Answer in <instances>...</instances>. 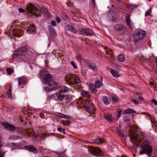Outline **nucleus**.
Here are the masks:
<instances>
[{"instance_id": "obj_1", "label": "nucleus", "mask_w": 157, "mask_h": 157, "mask_svg": "<svg viewBox=\"0 0 157 157\" xmlns=\"http://www.w3.org/2000/svg\"><path fill=\"white\" fill-rule=\"evenodd\" d=\"M140 132L136 131L131 133L130 138L131 141L133 140V142L135 145H137L142 148L140 151V154H146L148 155L147 157H157L155 154H152V147L150 142L144 141L142 144L139 145L143 140V136L140 135Z\"/></svg>"}, {"instance_id": "obj_2", "label": "nucleus", "mask_w": 157, "mask_h": 157, "mask_svg": "<svg viewBox=\"0 0 157 157\" xmlns=\"http://www.w3.org/2000/svg\"><path fill=\"white\" fill-rule=\"evenodd\" d=\"M40 76L43 79L44 82L45 84L50 86H53L51 88L45 87L44 90L47 93L53 90H55L57 89L59 86L58 84L52 79L51 77L47 70L41 71L40 72Z\"/></svg>"}, {"instance_id": "obj_3", "label": "nucleus", "mask_w": 157, "mask_h": 157, "mask_svg": "<svg viewBox=\"0 0 157 157\" xmlns=\"http://www.w3.org/2000/svg\"><path fill=\"white\" fill-rule=\"evenodd\" d=\"M27 51V48L25 46L22 47L15 50L12 55V57L15 58L18 62L23 61Z\"/></svg>"}, {"instance_id": "obj_4", "label": "nucleus", "mask_w": 157, "mask_h": 157, "mask_svg": "<svg viewBox=\"0 0 157 157\" xmlns=\"http://www.w3.org/2000/svg\"><path fill=\"white\" fill-rule=\"evenodd\" d=\"M27 10L30 14L36 17H39L40 15L41 10L39 8H38L36 7L31 3H29L27 5Z\"/></svg>"}, {"instance_id": "obj_5", "label": "nucleus", "mask_w": 157, "mask_h": 157, "mask_svg": "<svg viewBox=\"0 0 157 157\" xmlns=\"http://www.w3.org/2000/svg\"><path fill=\"white\" fill-rule=\"evenodd\" d=\"M146 33V31L141 29H137L134 32L133 35L134 39L136 41L142 40L144 37Z\"/></svg>"}, {"instance_id": "obj_6", "label": "nucleus", "mask_w": 157, "mask_h": 157, "mask_svg": "<svg viewBox=\"0 0 157 157\" xmlns=\"http://www.w3.org/2000/svg\"><path fill=\"white\" fill-rule=\"evenodd\" d=\"M91 153L98 157H101L102 155L101 150L97 147L91 146L89 149Z\"/></svg>"}, {"instance_id": "obj_7", "label": "nucleus", "mask_w": 157, "mask_h": 157, "mask_svg": "<svg viewBox=\"0 0 157 157\" xmlns=\"http://www.w3.org/2000/svg\"><path fill=\"white\" fill-rule=\"evenodd\" d=\"M81 34L84 36H91L95 35L94 32L88 28H85L82 29L80 31Z\"/></svg>"}, {"instance_id": "obj_8", "label": "nucleus", "mask_w": 157, "mask_h": 157, "mask_svg": "<svg viewBox=\"0 0 157 157\" xmlns=\"http://www.w3.org/2000/svg\"><path fill=\"white\" fill-rule=\"evenodd\" d=\"M19 25H13V30L12 33L14 36L15 37H20L21 35L22 31L20 29H17Z\"/></svg>"}, {"instance_id": "obj_9", "label": "nucleus", "mask_w": 157, "mask_h": 157, "mask_svg": "<svg viewBox=\"0 0 157 157\" xmlns=\"http://www.w3.org/2000/svg\"><path fill=\"white\" fill-rule=\"evenodd\" d=\"M2 124L5 129H8L9 131L14 132L16 130V128L15 126L12 124L4 122H2Z\"/></svg>"}, {"instance_id": "obj_10", "label": "nucleus", "mask_w": 157, "mask_h": 157, "mask_svg": "<svg viewBox=\"0 0 157 157\" xmlns=\"http://www.w3.org/2000/svg\"><path fill=\"white\" fill-rule=\"evenodd\" d=\"M75 75L72 74H68L66 76L65 80L70 85H73L74 83V79Z\"/></svg>"}, {"instance_id": "obj_11", "label": "nucleus", "mask_w": 157, "mask_h": 157, "mask_svg": "<svg viewBox=\"0 0 157 157\" xmlns=\"http://www.w3.org/2000/svg\"><path fill=\"white\" fill-rule=\"evenodd\" d=\"M115 29L118 32H124L126 30V27L123 25L117 24L114 26Z\"/></svg>"}, {"instance_id": "obj_12", "label": "nucleus", "mask_w": 157, "mask_h": 157, "mask_svg": "<svg viewBox=\"0 0 157 157\" xmlns=\"http://www.w3.org/2000/svg\"><path fill=\"white\" fill-rule=\"evenodd\" d=\"M85 108L86 111L90 115L94 114L95 113V110L94 104H91L90 105L88 106L86 105L85 106Z\"/></svg>"}, {"instance_id": "obj_13", "label": "nucleus", "mask_w": 157, "mask_h": 157, "mask_svg": "<svg viewBox=\"0 0 157 157\" xmlns=\"http://www.w3.org/2000/svg\"><path fill=\"white\" fill-rule=\"evenodd\" d=\"M65 29L66 30L71 31L75 34L78 32L77 30L74 27L70 25H66L65 26Z\"/></svg>"}, {"instance_id": "obj_14", "label": "nucleus", "mask_w": 157, "mask_h": 157, "mask_svg": "<svg viewBox=\"0 0 157 157\" xmlns=\"http://www.w3.org/2000/svg\"><path fill=\"white\" fill-rule=\"evenodd\" d=\"M27 149L29 151L32 152L34 153L37 154V151L36 148L33 145H29L26 147Z\"/></svg>"}, {"instance_id": "obj_15", "label": "nucleus", "mask_w": 157, "mask_h": 157, "mask_svg": "<svg viewBox=\"0 0 157 157\" xmlns=\"http://www.w3.org/2000/svg\"><path fill=\"white\" fill-rule=\"evenodd\" d=\"M18 83L20 86L24 85L26 81V79L25 77L22 76L18 78Z\"/></svg>"}, {"instance_id": "obj_16", "label": "nucleus", "mask_w": 157, "mask_h": 157, "mask_svg": "<svg viewBox=\"0 0 157 157\" xmlns=\"http://www.w3.org/2000/svg\"><path fill=\"white\" fill-rule=\"evenodd\" d=\"M48 29L49 32L53 36L55 37L56 36V31L52 25H49L48 26Z\"/></svg>"}, {"instance_id": "obj_17", "label": "nucleus", "mask_w": 157, "mask_h": 157, "mask_svg": "<svg viewBox=\"0 0 157 157\" xmlns=\"http://www.w3.org/2000/svg\"><path fill=\"white\" fill-rule=\"evenodd\" d=\"M28 32L30 33L33 34L36 32L35 27L33 25H30L28 28Z\"/></svg>"}, {"instance_id": "obj_18", "label": "nucleus", "mask_w": 157, "mask_h": 157, "mask_svg": "<svg viewBox=\"0 0 157 157\" xmlns=\"http://www.w3.org/2000/svg\"><path fill=\"white\" fill-rule=\"evenodd\" d=\"M101 99L103 102L105 104H109L110 102V99L107 96H103L102 97Z\"/></svg>"}, {"instance_id": "obj_19", "label": "nucleus", "mask_w": 157, "mask_h": 157, "mask_svg": "<svg viewBox=\"0 0 157 157\" xmlns=\"http://www.w3.org/2000/svg\"><path fill=\"white\" fill-rule=\"evenodd\" d=\"M104 116L105 118L109 122L111 123L114 122V119L109 114H105Z\"/></svg>"}, {"instance_id": "obj_20", "label": "nucleus", "mask_w": 157, "mask_h": 157, "mask_svg": "<svg viewBox=\"0 0 157 157\" xmlns=\"http://www.w3.org/2000/svg\"><path fill=\"white\" fill-rule=\"evenodd\" d=\"M59 88L60 89L59 92L62 93H65L69 91L68 88L64 86H60Z\"/></svg>"}, {"instance_id": "obj_21", "label": "nucleus", "mask_w": 157, "mask_h": 157, "mask_svg": "<svg viewBox=\"0 0 157 157\" xmlns=\"http://www.w3.org/2000/svg\"><path fill=\"white\" fill-rule=\"evenodd\" d=\"M110 71L113 76L114 77L117 78L120 76V75L117 70L111 69Z\"/></svg>"}, {"instance_id": "obj_22", "label": "nucleus", "mask_w": 157, "mask_h": 157, "mask_svg": "<svg viewBox=\"0 0 157 157\" xmlns=\"http://www.w3.org/2000/svg\"><path fill=\"white\" fill-rule=\"evenodd\" d=\"M94 143L97 144H100L104 143V140L102 138L98 137L94 140Z\"/></svg>"}, {"instance_id": "obj_23", "label": "nucleus", "mask_w": 157, "mask_h": 157, "mask_svg": "<svg viewBox=\"0 0 157 157\" xmlns=\"http://www.w3.org/2000/svg\"><path fill=\"white\" fill-rule=\"evenodd\" d=\"M90 90L91 92L93 94H96L97 92V87L94 86L92 84H90Z\"/></svg>"}, {"instance_id": "obj_24", "label": "nucleus", "mask_w": 157, "mask_h": 157, "mask_svg": "<svg viewBox=\"0 0 157 157\" xmlns=\"http://www.w3.org/2000/svg\"><path fill=\"white\" fill-rule=\"evenodd\" d=\"M74 79V83L73 85L75 84L78 85L80 83V79L79 78L75 75V78Z\"/></svg>"}, {"instance_id": "obj_25", "label": "nucleus", "mask_w": 157, "mask_h": 157, "mask_svg": "<svg viewBox=\"0 0 157 157\" xmlns=\"http://www.w3.org/2000/svg\"><path fill=\"white\" fill-rule=\"evenodd\" d=\"M22 137L18 135H13L10 136L8 139L9 140H16L17 139H21Z\"/></svg>"}, {"instance_id": "obj_26", "label": "nucleus", "mask_w": 157, "mask_h": 157, "mask_svg": "<svg viewBox=\"0 0 157 157\" xmlns=\"http://www.w3.org/2000/svg\"><path fill=\"white\" fill-rule=\"evenodd\" d=\"M88 68L94 71H95L97 70V68L95 64L91 62L89 65L88 66Z\"/></svg>"}, {"instance_id": "obj_27", "label": "nucleus", "mask_w": 157, "mask_h": 157, "mask_svg": "<svg viewBox=\"0 0 157 157\" xmlns=\"http://www.w3.org/2000/svg\"><path fill=\"white\" fill-rule=\"evenodd\" d=\"M102 85V81L100 79L95 82V86L97 88H99Z\"/></svg>"}, {"instance_id": "obj_28", "label": "nucleus", "mask_w": 157, "mask_h": 157, "mask_svg": "<svg viewBox=\"0 0 157 157\" xmlns=\"http://www.w3.org/2000/svg\"><path fill=\"white\" fill-rule=\"evenodd\" d=\"M55 115L56 116L62 118L68 119V117H67L66 115L62 113H55Z\"/></svg>"}, {"instance_id": "obj_29", "label": "nucleus", "mask_w": 157, "mask_h": 157, "mask_svg": "<svg viewBox=\"0 0 157 157\" xmlns=\"http://www.w3.org/2000/svg\"><path fill=\"white\" fill-rule=\"evenodd\" d=\"M117 59L121 62H123L125 60L124 55L122 54H120L117 56Z\"/></svg>"}, {"instance_id": "obj_30", "label": "nucleus", "mask_w": 157, "mask_h": 157, "mask_svg": "<svg viewBox=\"0 0 157 157\" xmlns=\"http://www.w3.org/2000/svg\"><path fill=\"white\" fill-rule=\"evenodd\" d=\"M81 94L83 97H88L89 96V93L87 91L82 90L81 91Z\"/></svg>"}, {"instance_id": "obj_31", "label": "nucleus", "mask_w": 157, "mask_h": 157, "mask_svg": "<svg viewBox=\"0 0 157 157\" xmlns=\"http://www.w3.org/2000/svg\"><path fill=\"white\" fill-rule=\"evenodd\" d=\"M136 111L132 109L128 108L124 110V113L125 114L135 113Z\"/></svg>"}, {"instance_id": "obj_32", "label": "nucleus", "mask_w": 157, "mask_h": 157, "mask_svg": "<svg viewBox=\"0 0 157 157\" xmlns=\"http://www.w3.org/2000/svg\"><path fill=\"white\" fill-rule=\"evenodd\" d=\"M63 94L59 92L57 94V98L60 101H61L63 99L64 97V95Z\"/></svg>"}, {"instance_id": "obj_33", "label": "nucleus", "mask_w": 157, "mask_h": 157, "mask_svg": "<svg viewBox=\"0 0 157 157\" xmlns=\"http://www.w3.org/2000/svg\"><path fill=\"white\" fill-rule=\"evenodd\" d=\"M125 6L127 8L130 10H132L135 8L137 7L136 5L134 6L132 5H126Z\"/></svg>"}, {"instance_id": "obj_34", "label": "nucleus", "mask_w": 157, "mask_h": 157, "mask_svg": "<svg viewBox=\"0 0 157 157\" xmlns=\"http://www.w3.org/2000/svg\"><path fill=\"white\" fill-rule=\"evenodd\" d=\"M62 18L64 21H69V19L68 17L65 13H63L62 15Z\"/></svg>"}, {"instance_id": "obj_35", "label": "nucleus", "mask_w": 157, "mask_h": 157, "mask_svg": "<svg viewBox=\"0 0 157 157\" xmlns=\"http://www.w3.org/2000/svg\"><path fill=\"white\" fill-rule=\"evenodd\" d=\"M125 21L126 23L130 22L132 21L130 19V15L129 14H127L125 18Z\"/></svg>"}, {"instance_id": "obj_36", "label": "nucleus", "mask_w": 157, "mask_h": 157, "mask_svg": "<svg viewBox=\"0 0 157 157\" xmlns=\"http://www.w3.org/2000/svg\"><path fill=\"white\" fill-rule=\"evenodd\" d=\"M6 71L7 73L9 75L11 74L14 71L12 69L10 68H7Z\"/></svg>"}, {"instance_id": "obj_37", "label": "nucleus", "mask_w": 157, "mask_h": 157, "mask_svg": "<svg viewBox=\"0 0 157 157\" xmlns=\"http://www.w3.org/2000/svg\"><path fill=\"white\" fill-rule=\"evenodd\" d=\"M127 26L129 28V29L131 30H132L133 28V23L132 22V21L130 22H128L126 23Z\"/></svg>"}, {"instance_id": "obj_38", "label": "nucleus", "mask_w": 157, "mask_h": 157, "mask_svg": "<svg viewBox=\"0 0 157 157\" xmlns=\"http://www.w3.org/2000/svg\"><path fill=\"white\" fill-rule=\"evenodd\" d=\"M112 101L114 102H117L119 100V98L117 96H113L112 98Z\"/></svg>"}, {"instance_id": "obj_39", "label": "nucleus", "mask_w": 157, "mask_h": 157, "mask_svg": "<svg viewBox=\"0 0 157 157\" xmlns=\"http://www.w3.org/2000/svg\"><path fill=\"white\" fill-rule=\"evenodd\" d=\"M7 94L9 98H11L12 96L11 90H8L7 91Z\"/></svg>"}, {"instance_id": "obj_40", "label": "nucleus", "mask_w": 157, "mask_h": 157, "mask_svg": "<svg viewBox=\"0 0 157 157\" xmlns=\"http://www.w3.org/2000/svg\"><path fill=\"white\" fill-rule=\"evenodd\" d=\"M121 112L122 110H118L117 111V118L118 119L119 118L121 117Z\"/></svg>"}, {"instance_id": "obj_41", "label": "nucleus", "mask_w": 157, "mask_h": 157, "mask_svg": "<svg viewBox=\"0 0 157 157\" xmlns=\"http://www.w3.org/2000/svg\"><path fill=\"white\" fill-rule=\"evenodd\" d=\"M83 60L84 61V62H85L86 63H87L88 66L90 64L91 62L89 60L86 58L83 59Z\"/></svg>"}, {"instance_id": "obj_42", "label": "nucleus", "mask_w": 157, "mask_h": 157, "mask_svg": "<svg viewBox=\"0 0 157 157\" xmlns=\"http://www.w3.org/2000/svg\"><path fill=\"white\" fill-rule=\"evenodd\" d=\"M71 64L73 66L74 68L76 69L77 68V67L75 65V64L74 61H71Z\"/></svg>"}, {"instance_id": "obj_43", "label": "nucleus", "mask_w": 157, "mask_h": 157, "mask_svg": "<svg viewBox=\"0 0 157 157\" xmlns=\"http://www.w3.org/2000/svg\"><path fill=\"white\" fill-rule=\"evenodd\" d=\"M151 9L150 10L146 11L145 13V16H150L151 13Z\"/></svg>"}, {"instance_id": "obj_44", "label": "nucleus", "mask_w": 157, "mask_h": 157, "mask_svg": "<svg viewBox=\"0 0 157 157\" xmlns=\"http://www.w3.org/2000/svg\"><path fill=\"white\" fill-rule=\"evenodd\" d=\"M57 93H56L55 94H52V95L49 96V98L50 99H53L55 97H57Z\"/></svg>"}, {"instance_id": "obj_45", "label": "nucleus", "mask_w": 157, "mask_h": 157, "mask_svg": "<svg viewBox=\"0 0 157 157\" xmlns=\"http://www.w3.org/2000/svg\"><path fill=\"white\" fill-rule=\"evenodd\" d=\"M6 152H3L1 151H0V157H4V155Z\"/></svg>"}, {"instance_id": "obj_46", "label": "nucleus", "mask_w": 157, "mask_h": 157, "mask_svg": "<svg viewBox=\"0 0 157 157\" xmlns=\"http://www.w3.org/2000/svg\"><path fill=\"white\" fill-rule=\"evenodd\" d=\"M43 11L44 12V13L47 15H48V12L47 10V9L46 8H44L43 9Z\"/></svg>"}, {"instance_id": "obj_47", "label": "nucleus", "mask_w": 157, "mask_h": 157, "mask_svg": "<svg viewBox=\"0 0 157 157\" xmlns=\"http://www.w3.org/2000/svg\"><path fill=\"white\" fill-rule=\"evenodd\" d=\"M118 134L120 136H123V133L122 132L121 130L118 131Z\"/></svg>"}, {"instance_id": "obj_48", "label": "nucleus", "mask_w": 157, "mask_h": 157, "mask_svg": "<svg viewBox=\"0 0 157 157\" xmlns=\"http://www.w3.org/2000/svg\"><path fill=\"white\" fill-rule=\"evenodd\" d=\"M18 10L19 12L20 13H23V12H25V10H24L22 8H19L18 9Z\"/></svg>"}, {"instance_id": "obj_49", "label": "nucleus", "mask_w": 157, "mask_h": 157, "mask_svg": "<svg viewBox=\"0 0 157 157\" xmlns=\"http://www.w3.org/2000/svg\"><path fill=\"white\" fill-rule=\"evenodd\" d=\"M132 102L136 105L138 104L139 103V102L137 100L135 99L133 100Z\"/></svg>"}, {"instance_id": "obj_50", "label": "nucleus", "mask_w": 157, "mask_h": 157, "mask_svg": "<svg viewBox=\"0 0 157 157\" xmlns=\"http://www.w3.org/2000/svg\"><path fill=\"white\" fill-rule=\"evenodd\" d=\"M152 102L155 105H157V101L155 99H152L151 100Z\"/></svg>"}, {"instance_id": "obj_51", "label": "nucleus", "mask_w": 157, "mask_h": 157, "mask_svg": "<svg viewBox=\"0 0 157 157\" xmlns=\"http://www.w3.org/2000/svg\"><path fill=\"white\" fill-rule=\"evenodd\" d=\"M124 120L125 121H128L129 119H128V117L127 116H124Z\"/></svg>"}, {"instance_id": "obj_52", "label": "nucleus", "mask_w": 157, "mask_h": 157, "mask_svg": "<svg viewBox=\"0 0 157 157\" xmlns=\"http://www.w3.org/2000/svg\"><path fill=\"white\" fill-rule=\"evenodd\" d=\"M51 24L52 25V26H56V24L55 21H53V20L52 21H51Z\"/></svg>"}, {"instance_id": "obj_53", "label": "nucleus", "mask_w": 157, "mask_h": 157, "mask_svg": "<svg viewBox=\"0 0 157 157\" xmlns=\"http://www.w3.org/2000/svg\"><path fill=\"white\" fill-rule=\"evenodd\" d=\"M18 23V22H17V20H14L13 24L11 25V28L12 29V28L13 27V25H17L16 24V23Z\"/></svg>"}, {"instance_id": "obj_54", "label": "nucleus", "mask_w": 157, "mask_h": 157, "mask_svg": "<svg viewBox=\"0 0 157 157\" xmlns=\"http://www.w3.org/2000/svg\"><path fill=\"white\" fill-rule=\"evenodd\" d=\"M65 155L63 154V153H61V154H59L58 155V157H64Z\"/></svg>"}, {"instance_id": "obj_55", "label": "nucleus", "mask_w": 157, "mask_h": 157, "mask_svg": "<svg viewBox=\"0 0 157 157\" xmlns=\"http://www.w3.org/2000/svg\"><path fill=\"white\" fill-rule=\"evenodd\" d=\"M56 20L57 22L58 23H59L61 21L60 19L58 17H57L56 18Z\"/></svg>"}, {"instance_id": "obj_56", "label": "nucleus", "mask_w": 157, "mask_h": 157, "mask_svg": "<svg viewBox=\"0 0 157 157\" xmlns=\"http://www.w3.org/2000/svg\"><path fill=\"white\" fill-rule=\"evenodd\" d=\"M138 99L141 101H143L144 99V98L141 96L139 97Z\"/></svg>"}, {"instance_id": "obj_57", "label": "nucleus", "mask_w": 157, "mask_h": 157, "mask_svg": "<svg viewBox=\"0 0 157 157\" xmlns=\"http://www.w3.org/2000/svg\"><path fill=\"white\" fill-rule=\"evenodd\" d=\"M57 130L58 131H59L60 132H62L63 129L61 128L58 127L57 128Z\"/></svg>"}, {"instance_id": "obj_58", "label": "nucleus", "mask_w": 157, "mask_h": 157, "mask_svg": "<svg viewBox=\"0 0 157 157\" xmlns=\"http://www.w3.org/2000/svg\"><path fill=\"white\" fill-rule=\"evenodd\" d=\"M91 1L92 3V5L93 6H94V5H95L96 4L95 0H91Z\"/></svg>"}, {"instance_id": "obj_59", "label": "nucleus", "mask_w": 157, "mask_h": 157, "mask_svg": "<svg viewBox=\"0 0 157 157\" xmlns=\"http://www.w3.org/2000/svg\"><path fill=\"white\" fill-rule=\"evenodd\" d=\"M70 122V121L68 120H66L65 122L66 124L67 125H68Z\"/></svg>"}, {"instance_id": "obj_60", "label": "nucleus", "mask_w": 157, "mask_h": 157, "mask_svg": "<svg viewBox=\"0 0 157 157\" xmlns=\"http://www.w3.org/2000/svg\"><path fill=\"white\" fill-rule=\"evenodd\" d=\"M17 130L18 131H20V132H23V130H22V129L21 128H17Z\"/></svg>"}, {"instance_id": "obj_61", "label": "nucleus", "mask_w": 157, "mask_h": 157, "mask_svg": "<svg viewBox=\"0 0 157 157\" xmlns=\"http://www.w3.org/2000/svg\"><path fill=\"white\" fill-rule=\"evenodd\" d=\"M136 95H138L139 96H141L142 95V94L141 93L139 92V93H136Z\"/></svg>"}, {"instance_id": "obj_62", "label": "nucleus", "mask_w": 157, "mask_h": 157, "mask_svg": "<svg viewBox=\"0 0 157 157\" xmlns=\"http://www.w3.org/2000/svg\"><path fill=\"white\" fill-rule=\"evenodd\" d=\"M65 130L64 129H63L62 131V132L64 134H66V132H65Z\"/></svg>"}, {"instance_id": "obj_63", "label": "nucleus", "mask_w": 157, "mask_h": 157, "mask_svg": "<svg viewBox=\"0 0 157 157\" xmlns=\"http://www.w3.org/2000/svg\"><path fill=\"white\" fill-rule=\"evenodd\" d=\"M77 59L78 60H80L81 59V58H80V56H77Z\"/></svg>"}, {"instance_id": "obj_64", "label": "nucleus", "mask_w": 157, "mask_h": 157, "mask_svg": "<svg viewBox=\"0 0 157 157\" xmlns=\"http://www.w3.org/2000/svg\"><path fill=\"white\" fill-rule=\"evenodd\" d=\"M155 63L156 65V68H157V58H156L155 60Z\"/></svg>"}]
</instances>
